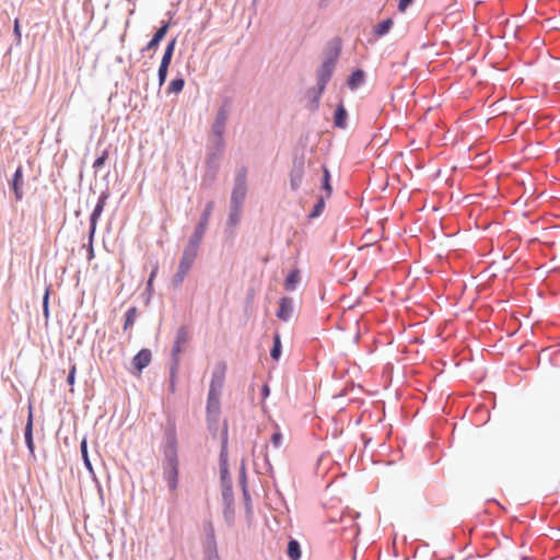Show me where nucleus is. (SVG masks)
Returning <instances> with one entry per match:
<instances>
[{
	"mask_svg": "<svg viewBox=\"0 0 560 560\" xmlns=\"http://www.w3.org/2000/svg\"><path fill=\"white\" fill-rule=\"evenodd\" d=\"M219 470L222 488H233V481L229 469V425L228 421H223L221 430V446L219 454Z\"/></svg>",
	"mask_w": 560,
	"mask_h": 560,
	"instance_id": "f257e3e1",
	"label": "nucleus"
},
{
	"mask_svg": "<svg viewBox=\"0 0 560 560\" xmlns=\"http://www.w3.org/2000/svg\"><path fill=\"white\" fill-rule=\"evenodd\" d=\"M225 148L224 140H214L213 144L207 148V158H206V174L205 177L209 179H214L219 168H220V160L223 154Z\"/></svg>",
	"mask_w": 560,
	"mask_h": 560,
	"instance_id": "f03ea898",
	"label": "nucleus"
},
{
	"mask_svg": "<svg viewBox=\"0 0 560 560\" xmlns=\"http://www.w3.org/2000/svg\"><path fill=\"white\" fill-rule=\"evenodd\" d=\"M198 255V248L187 245L182 254L176 273L173 277L172 283L175 289L180 288L188 271L192 267L195 259Z\"/></svg>",
	"mask_w": 560,
	"mask_h": 560,
	"instance_id": "7ed1b4c3",
	"label": "nucleus"
},
{
	"mask_svg": "<svg viewBox=\"0 0 560 560\" xmlns=\"http://www.w3.org/2000/svg\"><path fill=\"white\" fill-rule=\"evenodd\" d=\"M164 458H178L177 455V433L175 421L167 419L162 442Z\"/></svg>",
	"mask_w": 560,
	"mask_h": 560,
	"instance_id": "20e7f679",
	"label": "nucleus"
},
{
	"mask_svg": "<svg viewBox=\"0 0 560 560\" xmlns=\"http://www.w3.org/2000/svg\"><path fill=\"white\" fill-rule=\"evenodd\" d=\"M231 113V100L229 97H225L214 118V121L211 127L212 135L214 136L215 140H224L223 136L225 133L226 122L229 119Z\"/></svg>",
	"mask_w": 560,
	"mask_h": 560,
	"instance_id": "39448f33",
	"label": "nucleus"
},
{
	"mask_svg": "<svg viewBox=\"0 0 560 560\" xmlns=\"http://www.w3.org/2000/svg\"><path fill=\"white\" fill-rule=\"evenodd\" d=\"M213 209V202L210 201L206 205L205 209L202 210L199 221L195 226L194 233L190 235L188 244L191 247L199 248V245L201 243V240L206 233V230L209 224V219L212 213Z\"/></svg>",
	"mask_w": 560,
	"mask_h": 560,
	"instance_id": "423d86ee",
	"label": "nucleus"
},
{
	"mask_svg": "<svg viewBox=\"0 0 560 560\" xmlns=\"http://www.w3.org/2000/svg\"><path fill=\"white\" fill-rule=\"evenodd\" d=\"M306 168V160L304 153L294 155L292 166L290 170V188L292 191H298L302 186Z\"/></svg>",
	"mask_w": 560,
	"mask_h": 560,
	"instance_id": "0eeeda50",
	"label": "nucleus"
},
{
	"mask_svg": "<svg viewBox=\"0 0 560 560\" xmlns=\"http://www.w3.org/2000/svg\"><path fill=\"white\" fill-rule=\"evenodd\" d=\"M178 458H164L163 477L171 491H175L178 487Z\"/></svg>",
	"mask_w": 560,
	"mask_h": 560,
	"instance_id": "6e6552de",
	"label": "nucleus"
},
{
	"mask_svg": "<svg viewBox=\"0 0 560 560\" xmlns=\"http://www.w3.org/2000/svg\"><path fill=\"white\" fill-rule=\"evenodd\" d=\"M190 330L186 325H182L175 335L172 350H171V361L176 360V363H180L179 355L183 352L185 343L189 340Z\"/></svg>",
	"mask_w": 560,
	"mask_h": 560,
	"instance_id": "1a4fd4ad",
	"label": "nucleus"
},
{
	"mask_svg": "<svg viewBox=\"0 0 560 560\" xmlns=\"http://www.w3.org/2000/svg\"><path fill=\"white\" fill-rule=\"evenodd\" d=\"M342 51V40L340 37L336 36L329 39L326 43V46L323 50V61L332 63L337 66L339 57Z\"/></svg>",
	"mask_w": 560,
	"mask_h": 560,
	"instance_id": "9d476101",
	"label": "nucleus"
},
{
	"mask_svg": "<svg viewBox=\"0 0 560 560\" xmlns=\"http://www.w3.org/2000/svg\"><path fill=\"white\" fill-rule=\"evenodd\" d=\"M225 372H226V363L225 362L220 361L214 365L212 374H211V382H210L208 393L221 395L222 388L224 386V381H225Z\"/></svg>",
	"mask_w": 560,
	"mask_h": 560,
	"instance_id": "9b49d317",
	"label": "nucleus"
},
{
	"mask_svg": "<svg viewBox=\"0 0 560 560\" xmlns=\"http://www.w3.org/2000/svg\"><path fill=\"white\" fill-rule=\"evenodd\" d=\"M359 516H360V513L348 511L347 513L342 512L340 514L339 518H337L335 516H330V522L331 523L340 522L343 525L342 526L343 533L351 532L352 536H357L360 533V528L358 527L357 524H353V521L355 518H358Z\"/></svg>",
	"mask_w": 560,
	"mask_h": 560,
	"instance_id": "f8f14e48",
	"label": "nucleus"
},
{
	"mask_svg": "<svg viewBox=\"0 0 560 560\" xmlns=\"http://www.w3.org/2000/svg\"><path fill=\"white\" fill-rule=\"evenodd\" d=\"M325 90L326 89L324 86L318 85V84L311 86L306 90V92H305V100H306L305 108L308 112L315 113L318 110L320 98H322Z\"/></svg>",
	"mask_w": 560,
	"mask_h": 560,
	"instance_id": "ddd939ff",
	"label": "nucleus"
},
{
	"mask_svg": "<svg viewBox=\"0 0 560 560\" xmlns=\"http://www.w3.org/2000/svg\"><path fill=\"white\" fill-rule=\"evenodd\" d=\"M23 185L24 171L23 166L20 164L14 171L11 179L9 180V187L12 190L16 201H21L24 198Z\"/></svg>",
	"mask_w": 560,
	"mask_h": 560,
	"instance_id": "4468645a",
	"label": "nucleus"
},
{
	"mask_svg": "<svg viewBox=\"0 0 560 560\" xmlns=\"http://www.w3.org/2000/svg\"><path fill=\"white\" fill-rule=\"evenodd\" d=\"M170 25H171L170 21H162L161 26L153 34L152 38L141 49V54H144L145 51H150V50H155L159 47L162 39L165 37V35L170 28Z\"/></svg>",
	"mask_w": 560,
	"mask_h": 560,
	"instance_id": "2eb2a0df",
	"label": "nucleus"
},
{
	"mask_svg": "<svg viewBox=\"0 0 560 560\" xmlns=\"http://www.w3.org/2000/svg\"><path fill=\"white\" fill-rule=\"evenodd\" d=\"M335 69L336 65L322 61L320 66L316 69V84L326 89L334 75Z\"/></svg>",
	"mask_w": 560,
	"mask_h": 560,
	"instance_id": "dca6fc26",
	"label": "nucleus"
},
{
	"mask_svg": "<svg viewBox=\"0 0 560 560\" xmlns=\"http://www.w3.org/2000/svg\"><path fill=\"white\" fill-rule=\"evenodd\" d=\"M294 312V301L290 296H282L279 300V308L276 316L283 322H289Z\"/></svg>",
	"mask_w": 560,
	"mask_h": 560,
	"instance_id": "f3484780",
	"label": "nucleus"
},
{
	"mask_svg": "<svg viewBox=\"0 0 560 560\" xmlns=\"http://www.w3.org/2000/svg\"><path fill=\"white\" fill-rule=\"evenodd\" d=\"M33 425H34V417H33L32 408L30 407V411H28L27 419H26V424L24 428V441H25V445L30 452V455L35 459Z\"/></svg>",
	"mask_w": 560,
	"mask_h": 560,
	"instance_id": "a211bd4d",
	"label": "nucleus"
},
{
	"mask_svg": "<svg viewBox=\"0 0 560 560\" xmlns=\"http://www.w3.org/2000/svg\"><path fill=\"white\" fill-rule=\"evenodd\" d=\"M152 360V352L148 348H143L137 352V354L132 358V368L136 372L141 373Z\"/></svg>",
	"mask_w": 560,
	"mask_h": 560,
	"instance_id": "6ab92c4d",
	"label": "nucleus"
},
{
	"mask_svg": "<svg viewBox=\"0 0 560 560\" xmlns=\"http://www.w3.org/2000/svg\"><path fill=\"white\" fill-rule=\"evenodd\" d=\"M366 81V73L363 69L357 68L354 69L347 79V86L351 91L358 90L362 86Z\"/></svg>",
	"mask_w": 560,
	"mask_h": 560,
	"instance_id": "aec40b11",
	"label": "nucleus"
},
{
	"mask_svg": "<svg viewBox=\"0 0 560 560\" xmlns=\"http://www.w3.org/2000/svg\"><path fill=\"white\" fill-rule=\"evenodd\" d=\"M334 126L339 129H346L348 126V112L340 101L334 112Z\"/></svg>",
	"mask_w": 560,
	"mask_h": 560,
	"instance_id": "412c9836",
	"label": "nucleus"
},
{
	"mask_svg": "<svg viewBox=\"0 0 560 560\" xmlns=\"http://www.w3.org/2000/svg\"><path fill=\"white\" fill-rule=\"evenodd\" d=\"M110 196V192H109V189L108 188H105L98 196V199H97V202L92 211V213L90 214V219H93V220H97L101 218L103 211H104V208H105V205L108 200Z\"/></svg>",
	"mask_w": 560,
	"mask_h": 560,
	"instance_id": "4be33fe9",
	"label": "nucleus"
},
{
	"mask_svg": "<svg viewBox=\"0 0 560 560\" xmlns=\"http://www.w3.org/2000/svg\"><path fill=\"white\" fill-rule=\"evenodd\" d=\"M220 396L219 394L208 393L206 405L207 416H220Z\"/></svg>",
	"mask_w": 560,
	"mask_h": 560,
	"instance_id": "5701e85b",
	"label": "nucleus"
},
{
	"mask_svg": "<svg viewBox=\"0 0 560 560\" xmlns=\"http://www.w3.org/2000/svg\"><path fill=\"white\" fill-rule=\"evenodd\" d=\"M301 281L300 270L298 268L292 269L284 279V290L288 292L295 291Z\"/></svg>",
	"mask_w": 560,
	"mask_h": 560,
	"instance_id": "b1692460",
	"label": "nucleus"
},
{
	"mask_svg": "<svg viewBox=\"0 0 560 560\" xmlns=\"http://www.w3.org/2000/svg\"><path fill=\"white\" fill-rule=\"evenodd\" d=\"M242 206L243 205L230 202L229 214L226 220V225L229 228H234L238 224L242 214Z\"/></svg>",
	"mask_w": 560,
	"mask_h": 560,
	"instance_id": "393cba45",
	"label": "nucleus"
},
{
	"mask_svg": "<svg viewBox=\"0 0 560 560\" xmlns=\"http://www.w3.org/2000/svg\"><path fill=\"white\" fill-rule=\"evenodd\" d=\"M282 354L281 336L276 331L272 336V347L270 349V358L273 361H279Z\"/></svg>",
	"mask_w": 560,
	"mask_h": 560,
	"instance_id": "a878e982",
	"label": "nucleus"
},
{
	"mask_svg": "<svg viewBox=\"0 0 560 560\" xmlns=\"http://www.w3.org/2000/svg\"><path fill=\"white\" fill-rule=\"evenodd\" d=\"M394 25V21L392 18H386L384 20H382L380 23H377L374 28H373V32L376 36L378 37H383L385 36L386 34L389 33V31L392 30Z\"/></svg>",
	"mask_w": 560,
	"mask_h": 560,
	"instance_id": "bb28decb",
	"label": "nucleus"
},
{
	"mask_svg": "<svg viewBox=\"0 0 560 560\" xmlns=\"http://www.w3.org/2000/svg\"><path fill=\"white\" fill-rule=\"evenodd\" d=\"M247 194V186L234 185L231 194V203L243 205Z\"/></svg>",
	"mask_w": 560,
	"mask_h": 560,
	"instance_id": "cd10ccee",
	"label": "nucleus"
},
{
	"mask_svg": "<svg viewBox=\"0 0 560 560\" xmlns=\"http://www.w3.org/2000/svg\"><path fill=\"white\" fill-rule=\"evenodd\" d=\"M80 453H81V457H82V460H83V464H84V467L86 468V470L94 476V469H93V465L91 463V459H90V456H89V450H88V441H86V438H84L81 443H80Z\"/></svg>",
	"mask_w": 560,
	"mask_h": 560,
	"instance_id": "c85d7f7f",
	"label": "nucleus"
},
{
	"mask_svg": "<svg viewBox=\"0 0 560 560\" xmlns=\"http://www.w3.org/2000/svg\"><path fill=\"white\" fill-rule=\"evenodd\" d=\"M185 86V79L184 77L178 73L177 77H175L168 84L166 94H178L183 91Z\"/></svg>",
	"mask_w": 560,
	"mask_h": 560,
	"instance_id": "c756f323",
	"label": "nucleus"
},
{
	"mask_svg": "<svg viewBox=\"0 0 560 560\" xmlns=\"http://www.w3.org/2000/svg\"><path fill=\"white\" fill-rule=\"evenodd\" d=\"M287 555L291 560H299L302 556L301 545L296 539L291 538L287 546Z\"/></svg>",
	"mask_w": 560,
	"mask_h": 560,
	"instance_id": "7c9ffc66",
	"label": "nucleus"
},
{
	"mask_svg": "<svg viewBox=\"0 0 560 560\" xmlns=\"http://www.w3.org/2000/svg\"><path fill=\"white\" fill-rule=\"evenodd\" d=\"M179 370V363H176V360H172L170 364V380H168V390L174 394L176 392V377Z\"/></svg>",
	"mask_w": 560,
	"mask_h": 560,
	"instance_id": "2f4dec72",
	"label": "nucleus"
},
{
	"mask_svg": "<svg viewBox=\"0 0 560 560\" xmlns=\"http://www.w3.org/2000/svg\"><path fill=\"white\" fill-rule=\"evenodd\" d=\"M325 198H326V197H324V196H322V195L317 197V200H316V202H315V205H314V207H313L312 211H311V212L308 213V215H307V218H308L310 220H314V219H316V218H318V217H320V215H322V213H323V212H324V210H325V206H326Z\"/></svg>",
	"mask_w": 560,
	"mask_h": 560,
	"instance_id": "473e14b6",
	"label": "nucleus"
},
{
	"mask_svg": "<svg viewBox=\"0 0 560 560\" xmlns=\"http://www.w3.org/2000/svg\"><path fill=\"white\" fill-rule=\"evenodd\" d=\"M240 485L242 487L243 495L245 501H249L250 497L247 490V477H246V466L245 460L242 459L241 466H240Z\"/></svg>",
	"mask_w": 560,
	"mask_h": 560,
	"instance_id": "72a5a7b5",
	"label": "nucleus"
},
{
	"mask_svg": "<svg viewBox=\"0 0 560 560\" xmlns=\"http://www.w3.org/2000/svg\"><path fill=\"white\" fill-rule=\"evenodd\" d=\"M176 40H177V38L174 37L166 44V47L164 49V52H163V56L161 59V63L171 65L172 58H173V55L175 51V47H176Z\"/></svg>",
	"mask_w": 560,
	"mask_h": 560,
	"instance_id": "f704fd0d",
	"label": "nucleus"
},
{
	"mask_svg": "<svg viewBox=\"0 0 560 560\" xmlns=\"http://www.w3.org/2000/svg\"><path fill=\"white\" fill-rule=\"evenodd\" d=\"M330 172L326 166H323V178L322 188L326 192V197L329 198L332 194V186L330 184Z\"/></svg>",
	"mask_w": 560,
	"mask_h": 560,
	"instance_id": "c9c22d12",
	"label": "nucleus"
},
{
	"mask_svg": "<svg viewBox=\"0 0 560 560\" xmlns=\"http://www.w3.org/2000/svg\"><path fill=\"white\" fill-rule=\"evenodd\" d=\"M137 307L136 306H131L129 307L126 313H125V323H124V330H127L129 329L130 327L133 326L135 322H136V315H137Z\"/></svg>",
	"mask_w": 560,
	"mask_h": 560,
	"instance_id": "e433bc0d",
	"label": "nucleus"
},
{
	"mask_svg": "<svg viewBox=\"0 0 560 560\" xmlns=\"http://www.w3.org/2000/svg\"><path fill=\"white\" fill-rule=\"evenodd\" d=\"M220 416H207V428L210 434L215 438L219 432Z\"/></svg>",
	"mask_w": 560,
	"mask_h": 560,
	"instance_id": "4c0bfd02",
	"label": "nucleus"
},
{
	"mask_svg": "<svg viewBox=\"0 0 560 560\" xmlns=\"http://www.w3.org/2000/svg\"><path fill=\"white\" fill-rule=\"evenodd\" d=\"M168 68H170V65L160 63V67L158 69V81H159L160 88L163 86L164 83L166 82L167 74H168Z\"/></svg>",
	"mask_w": 560,
	"mask_h": 560,
	"instance_id": "58836bf2",
	"label": "nucleus"
},
{
	"mask_svg": "<svg viewBox=\"0 0 560 560\" xmlns=\"http://www.w3.org/2000/svg\"><path fill=\"white\" fill-rule=\"evenodd\" d=\"M246 178H247V168L245 166H242L236 172V175L234 178V185L247 186Z\"/></svg>",
	"mask_w": 560,
	"mask_h": 560,
	"instance_id": "ea45409f",
	"label": "nucleus"
},
{
	"mask_svg": "<svg viewBox=\"0 0 560 560\" xmlns=\"http://www.w3.org/2000/svg\"><path fill=\"white\" fill-rule=\"evenodd\" d=\"M222 501L223 505H234L233 488H222Z\"/></svg>",
	"mask_w": 560,
	"mask_h": 560,
	"instance_id": "a19ab883",
	"label": "nucleus"
},
{
	"mask_svg": "<svg viewBox=\"0 0 560 560\" xmlns=\"http://www.w3.org/2000/svg\"><path fill=\"white\" fill-rule=\"evenodd\" d=\"M206 538H207V547L206 548H217L214 530H213V527L211 524L208 525Z\"/></svg>",
	"mask_w": 560,
	"mask_h": 560,
	"instance_id": "79ce46f5",
	"label": "nucleus"
},
{
	"mask_svg": "<svg viewBox=\"0 0 560 560\" xmlns=\"http://www.w3.org/2000/svg\"><path fill=\"white\" fill-rule=\"evenodd\" d=\"M107 158H108V150L105 149L102 152V154L95 159V161L93 163L94 170L98 171L100 168H102L105 165Z\"/></svg>",
	"mask_w": 560,
	"mask_h": 560,
	"instance_id": "37998d69",
	"label": "nucleus"
},
{
	"mask_svg": "<svg viewBox=\"0 0 560 560\" xmlns=\"http://www.w3.org/2000/svg\"><path fill=\"white\" fill-rule=\"evenodd\" d=\"M13 34H14V43L13 44L15 46H20L21 45V40H22V32H21L19 19L14 20Z\"/></svg>",
	"mask_w": 560,
	"mask_h": 560,
	"instance_id": "c03bdc74",
	"label": "nucleus"
},
{
	"mask_svg": "<svg viewBox=\"0 0 560 560\" xmlns=\"http://www.w3.org/2000/svg\"><path fill=\"white\" fill-rule=\"evenodd\" d=\"M75 374H77V366L75 363L70 359V368L67 376V383L69 386H73L75 384Z\"/></svg>",
	"mask_w": 560,
	"mask_h": 560,
	"instance_id": "a18cd8bd",
	"label": "nucleus"
},
{
	"mask_svg": "<svg viewBox=\"0 0 560 560\" xmlns=\"http://www.w3.org/2000/svg\"><path fill=\"white\" fill-rule=\"evenodd\" d=\"M223 517L225 522L230 525L234 521V505H224L223 506Z\"/></svg>",
	"mask_w": 560,
	"mask_h": 560,
	"instance_id": "49530a36",
	"label": "nucleus"
},
{
	"mask_svg": "<svg viewBox=\"0 0 560 560\" xmlns=\"http://www.w3.org/2000/svg\"><path fill=\"white\" fill-rule=\"evenodd\" d=\"M89 242H94V236L97 228V220L89 219Z\"/></svg>",
	"mask_w": 560,
	"mask_h": 560,
	"instance_id": "de8ad7c7",
	"label": "nucleus"
},
{
	"mask_svg": "<svg viewBox=\"0 0 560 560\" xmlns=\"http://www.w3.org/2000/svg\"><path fill=\"white\" fill-rule=\"evenodd\" d=\"M205 560H220L218 549L217 548H206L205 549Z\"/></svg>",
	"mask_w": 560,
	"mask_h": 560,
	"instance_id": "09e8293b",
	"label": "nucleus"
},
{
	"mask_svg": "<svg viewBox=\"0 0 560 560\" xmlns=\"http://www.w3.org/2000/svg\"><path fill=\"white\" fill-rule=\"evenodd\" d=\"M282 433L280 431H277V432H273L272 435H271V443L272 445L278 448L280 447L281 443H282Z\"/></svg>",
	"mask_w": 560,
	"mask_h": 560,
	"instance_id": "8fccbe9b",
	"label": "nucleus"
},
{
	"mask_svg": "<svg viewBox=\"0 0 560 560\" xmlns=\"http://www.w3.org/2000/svg\"><path fill=\"white\" fill-rule=\"evenodd\" d=\"M413 1L415 0H399L397 5L398 11L405 12L413 3Z\"/></svg>",
	"mask_w": 560,
	"mask_h": 560,
	"instance_id": "3c124183",
	"label": "nucleus"
},
{
	"mask_svg": "<svg viewBox=\"0 0 560 560\" xmlns=\"http://www.w3.org/2000/svg\"><path fill=\"white\" fill-rule=\"evenodd\" d=\"M49 295H50V285L46 287L45 293L43 295L42 306L47 307L49 306Z\"/></svg>",
	"mask_w": 560,
	"mask_h": 560,
	"instance_id": "603ef678",
	"label": "nucleus"
},
{
	"mask_svg": "<svg viewBox=\"0 0 560 560\" xmlns=\"http://www.w3.org/2000/svg\"><path fill=\"white\" fill-rule=\"evenodd\" d=\"M85 248H86V258L89 261H91L93 258H94V247H93V243L91 242H88V244L85 245Z\"/></svg>",
	"mask_w": 560,
	"mask_h": 560,
	"instance_id": "864d4df0",
	"label": "nucleus"
},
{
	"mask_svg": "<svg viewBox=\"0 0 560 560\" xmlns=\"http://www.w3.org/2000/svg\"><path fill=\"white\" fill-rule=\"evenodd\" d=\"M156 272H158V268L155 267V268L151 271V273H150V276H149V279H148V281H147V290H150V289H151L152 283H153V279H154V277L156 276Z\"/></svg>",
	"mask_w": 560,
	"mask_h": 560,
	"instance_id": "5fc2aeb1",
	"label": "nucleus"
},
{
	"mask_svg": "<svg viewBox=\"0 0 560 560\" xmlns=\"http://www.w3.org/2000/svg\"><path fill=\"white\" fill-rule=\"evenodd\" d=\"M262 399H266L270 395V387L268 384H264L260 389Z\"/></svg>",
	"mask_w": 560,
	"mask_h": 560,
	"instance_id": "6e6d98bb",
	"label": "nucleus"
},
{
	"mask_svg": "<svg viewBox=\"0 0 560 560\" xmlns=\"http://www.w3.org/2000/svg\"><path fill=\"white\" fill-rule=\"evenodd\" d=\"M43 315L46 319L49 318V306L43 307Z\"/></svg>",
	"mask_w": 560,
	"mask_h": 560,
	"instance_id": "4d7b16f0",
	"label": "nucleus"
},
{
	"mask_svg": "<svg viewBox=\"0 0 560 560\" xmlns=\"http://www.w3.org/2000/svg\"><path fill=\"white\" fill-rule=\"evenodd\" d=\"M328 2H329V0H320L318 5H319V8H326Z\"/></svg>",
	"mask_w": 560,
	"mask_h": 560,
	"instance_id": "13d9d810",
	"label": "nucleus"
}]
</instances>
